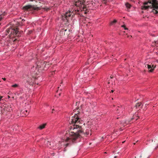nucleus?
I'll use <instances>...</instances> for the list:
<instances>
[{
    "instance_id": "nucleus-23",
    "label": "nucleus",
    "mask_w": 158,
    "mask_h": 158,
    "mask_svg": "<svg viewBox=\"0 0 158 158\" xmlns=\"http://www.w3.org/2000/svg\"><path fill=\"white\" fill-rule=\"evenodd\" d=\"M58 91H57V93H56V95H57V94H58ZM59 94V95H60V93H59V94Z\"/></svg>"
},
{
    "instance_id": "nucleus-34",
    "label": "nucleus",
    "mask_w": 158,
    "mask_h": 158,
    "mask_svg": "<svg viewBox=\"0 0 158 158\" xmlns=\"http://www.w3.org/2000/svg\"><path fill=\"white\" fill-rule=\"evenodd\" d=\"M149 156H148V157H147V158H149Z\"/></svg>"
},
{
    "instance_id": "nucleus-11",
    "label": "nucleus",
    "mask_w": 158,
    "mask_h": 158,
    "mask_svg": "<svg viewBox=\"0 0 158 158\" xmlns=\"http://www.w3.org/2000/svg\"><path fill=\"white\" fill-rule=\"evenodd\" d=\"M46 125V123L43 124H42L40 125L38 128L40 130H42L45 128Z\"/></svg>"
},
{
    "instance_id": "nucleus-12",
    "label": "nucleus",
    "mask_w": 158,
    "mask_h": 158,
    "mask_svg": "<svg viewBox=\"0 0 158 158\" xmlns=\"http://www.w3.org/2000/svg\"><path fill=\"white\" fill-rule=\"evenodd\" d=\"M125 6L128 9H129L131 6V5L128 3H125Z\"/></svg>"
},
{
    "instance_id": "nucleus-26",
    "label": "nucleus",
    "mask_w": 158,
    "mask_h": 158,
    "mask_svg": "<svg viewBox=\"0 0 158 158\" xmlns=\"http://www.w3.org/2000/svg\"><path fill=\"white\" fill-rule=\"evenodd\" d=\"M128 37H130V38H131V36H128Z\"/></svg>"
},
{
    "instance_id": "nucleus-16",
    "label": "nucleus",
    "mask_w": 158,
    "mask_h": 158,
    "mask_svg": "<svg viewBox=\"0 0 158 158\" xmlns=\"http://www.w3.org/2000/svg\"><path fill=\"white\" fill-rule=\"evenodd\" d=\"M121 27L124 28V30H128V29L126 27V26L124 25H122Z\"/></svg>"
},
{
    "instance_id": "nucleus-17",
    "label": "nucleus",
    "mask_w": 158,
    "mask_h": 158,
    "mask_svg": "<svg viewBox=\"0 0 158 158\" xmlns=\"http://www.w3.org/2000/svg\"><path fill=\"white\" fill-rule=\"evenodd\" d=\"M18 86V85L17 84H15L12 85V87H17Z\"/></svg>"
},
{
    "instance_id": "nucleus-18",
    "label": "nucleus",
    "mask_w": 158,
    "mask_h": 158,
    "mask_svg": "<svg viewBox=\"0 0 158 158\" xmlns=\"http://www.w3.org/2000/svg\"><path fill=\"white\" fill-rule=\"evenodd\" d=\"M134 117L133 118H132V119H135L136 120H137L138 119V118H139L138 117H136V118H135L136 117V115H134Z\"/></svg>"
},
{
    "instance_id": "nucleus-9",
    "label": "nucleus",
    "mask_w": 158,
    "mask_h": 158,
    "mask_svg": "<svg viewBox=\"0 0 158 158\" xmlns=\"http://www.w3.org/2000/svg\"><path fill=\"white\" fill-rule=\"evenodd\" d=\"M29 110H25L24 111H21V113L22 114V116H23V114H24L25 115H27L29 113Z\"/></svg>"
},
{
    "instance_id": "nucleus-25",
    "label": "nucleus",
    "mask_w": 158,
    "mask_h": 158,
    "mask_svg": "<svg viewBox=\"0 0 158 158\" xmlns=\"http://www.w3.org/2000/svg\"><path fill=\"white\" fill-rule=\"evenodd\" d=\"M8 98H10V97L9 96H8Z\"/></svg>"
},
{
    "instance_id": "nucleus-19",
    "label": "nucleus",
    "mask_w": 158,
    "mask_h": 158,
    "mask_svg": "<svg viewBox=\"0 0 158 158\" xmlns=\"http://www.w3.org/2000/svg\"><path fill=\"white\" fill-rule=\"evenodd\" d=\"M130 122L128 121H126V122H125V123H124L123 124V125H124V126L125 125H126L127 124H128Z\"/></svg>"
},
{
    "instance_id": "nucleus-27",
    "label": "nucleus",
    "mask_w": 158,
    "mask_h": 158,
    "mask_svg": "<svg viewBox=\"0 0 158 158\" xmlns=\"http://www.w3.org/2000/svg\"><path fill=\"white\" fill-rule=\"evenodd\" d=\"M111 91L112 93H113L114 92V91H113V90H111Z\"/></svg>"
},
{
    "instance_id": "nucleus-13",
    "label": "nucleus",
    "mask_w": 158,
    "mask_h": 158,
    "mask_svg": "<svg viewBox=\"0 0 158 158\" xmlns=\"http://www.w3.org/2000/svg\"><path fill=\"white\" fill-rule=\"evenodd\" d=\"M117 22L116 19H114L113 21H111L110 23V25H112L114 24Z\"/></svg>"
},
{
    "instance_id": "nucleus-6",
    "label": "nucleus",
    "mask_w": 158,
    "mask_h": 158,
    "mask_svg": "<svg viewBox=\"0 0 158 158\" xmlns=\"http://www.w3.org/2000/svg\"><path fill=\"white\" fill-rule=\"evenodd\" d=\"M24 8L25 10H39V8L36 7L34 6L28 5L24 7Z\"/></svg>"
},
{
    "instance_id": "nucleus-28",
    "label": "nucleus",
    "mask_w": 158,
    "mask_h": 158,
    "mask_svg": "<svg viewBox=\"0 0 158 158\" xmlns=\"http://www.w3.org/2000/svg\"><path fill=\"white\" fill-rule=\"evenodd\" d=\"M52 110V112L53 113V110H54V109H53Z\"/></svg>"
},
{
    "instance_id": "nucleus-7",
    "label": "nucleus",
    "mask_w": 158,
    "mask_h": 158,
    "mask_svg": "<svg viewBox=\"0 0 158 158\" xmlns=\"http://www.w3.org/2000/svg\"><path fill=\"white\" fill-rule=\"evenodd\" d=\"M92 122L91 121H88L86 123V125L88 126V128L89 129H86L85 130V134L86 135H89V131H90V129L91 128V127L92 126L91 124H92Z\"/></svg>"
},
{
    "instance_id": "nucleus-5",
    "label": "nucleus",
    "mask_w": 158,
    "mask_h": 158,
    "mask_svg": "<svg viewBox=\"0 0 158 158\" xmlns=\"http://www.w3.org/2000/svg\"><path fill=\"white\" fill-rule=\"evenodd\" d=\"M44 64H45L44 66H45V67H46V66H47V68H48L49 67L48 64H47V63L46 64H44L43 63L37 62L35 64V65L34 66L33 68L35 67V70H37V71H39V68H41V67L42 66V65Z\"/></svg>"
},
{
    "instance_id": "nucleus-32",
    "label": "nucleus",
    "mask_w": 158,
    "mask_h": 158,
    "mask_svg": "<svg viewBox=\"0 0 158 158\" xmlns=\"http://www.w3.org/2000/svg\"><path fill=\"white\" fill-rule=\"evenodd\" d=\"M102 139H103V138H104L103 137H102Z\"/></svg>"
},
{
    "instance_id": "nucleus-14",
    "label": "nucleus",
    "mask_w": 158,
    "mask_h": 158,
    "mask_svg": "<svg viewBox=\"0 0 158 158\" xmlns=\"http://www.w3.org/2000/svg\"><path fill=\"white\" fill-rule=\"evenodd\" d=\"M8 108H9V109H8V110H7L8 111H11L12 110V108L11 107V105H10V106H8Z\"/></svg>"
},
{
    "instance_id": "nucleus-15",
    "label": "nucleus",
    "mask_w": 158,
    "mask_h": 158,
    "mask_svg": "<svg viewBox=\"0 0 158 158\" xmlns=\"http://www.w3.org/2000/svg\"><path fill=\"white\" fill-rule=\"evenodd\" d=\"M122 108L120 107H118V108L117 109V110H118V111H119V112H118V113H120V112H122Z\"/></svg>"
},
{
    "instance_id": "nucleus-20",
    "label": "nucleus",
    "mask_w": 158,
    "mask_h": 158,
    "mask_svg": "<svg viewBox=\"0 0 158 158\" xmlns=\"http://www.w3.org/2000/svg\"><path fill=\"white\" fill-rule=\"evenodd\" d=\"M111 0H104V1H105V2H103L104 3H106V2H107L111 1Z\"/></svg>"
},
{
    "instance_id": "nucleus-21",
    "label": "nucleus",
    "mask_w": 158,
    "mask_h": 158,
    "mask_svg": "<svg viewBox=\"0 0 158 158\" xmlns=\"http://www.w3.org/2000/svg\"><path fill=\"white\" fill-rule=\"evenodd\" d=\"M3 96H0V101L2 100L3 99H2V98H3Z\"/></svg>"
},
{
    "instance_id": "nucleus-33",
    "label": "nucleus",
    "mask_w": 158,
    "mask_h": 158,
    "mask_svg": "<svg viewBox=\"0 0 158 158\" xmlns=\"http://www.w3.org/2000/svg\"><path fill=\"white\" fill-rule=\"evenodd\" d=\"M116 156H115L114 157V158H116Z\"/></svg>"
},
{
    "instance_id": "nucleus-10",
    "label": "nucleus",
    "mask_w": 158,
    "mask_h": 158,
    "mask_svg": "<svg viewBox=\"0 0 158 158\" xmlns=\"http://www.w3.org/2000/svg\"><path fill=\"white\" fill-rule=\"evenodd\" d=\"M143 106V105L142 104L141 102H140L137 103L136 105L135 106V107L136 108L139 109L140 108H141Z\"/></svg>"
},
{
    "instance_id": "nucleus-8",
    "label": "nucleus",
    "mask_w": 158,
    "mask_h": 158,
    "mask_svg": "<svg viewBox=\"0 0 158 158\" xmlns=\"http://www.w3.org/2000/svg\"><path fill=\"white\" fill-rule=\"evenodd\" d=\"M147 66L149 69V71L150 72H152L153 71L154 68L155 67L153 65H151L149 64H147Z\"/></svg>"
},
{
    "instance_id": "nucleus-31",
    "label": "nucleus",
    "mask_w": 158,
    "mask_h": 158,
    "mask_svg": "<svg viewBox=\"0 0 158 158\" xmlns=\"http://www.w3.org/2000/svg\"><path fill=\"white\" fill-rule=\"evenodd\" d=\"M141 156H140V158H141Z\"/></svg>"
},
{
    "instance_id": "nucleus-30",
    "label": "nucleus",
    "mask_w": 158,
    "mask_h": 158,
    "mask_svg": "<svg viewBox=\"0 0 158 158\" xmlns=\"http://www.w3.org/2000/svg\"><path fill=\"white\" fill-rule=\"evenodd\" d=\"M30 1H33V0H30Z\"/></svg>"
},
{
    "instance_id": "nucleus-3",
    "label": "nucleus",
    "mask_w": 158,
    "mask_h": 158,
    "mask_svg": "<svg viewBox=\"0 0 158 158\" xmlns=\"http://www.w3.org/2000/svg\"><path fill=\"white\" fill-rule=\"evenodd\" d=\"M144 6L146 9H152V12L154 14L158 13V3L156 0H151L146 4Z\"/></svg>"
},
{
    "instance_id": "nucleus-1",
    "label": "nucleus",
    "mask_w": 158,
    "mask_h": 158,
    "mask_svg": "<svg viewBox=\"0 0 158 158\" xmlns=\"http://www.w3.org/2000/svg\"><path fill=\"white\" fill-rule=\"evenodd\" d=\"M74 117H72L71 119L70 124H73V126H71L70 130L67 131L64 136L59 141H53L51 142L47 141V146L50 148L55 146L54 148H57L60 150L61 148H65L68 145L75 140L78 139L81 136L80 134L82 133L81 129V126L79 124H80V119L76 114H75Z\"/></svg>"
},
{
    "instance_id": "nucleus-2",
    "label": "nucleus",
    "mask_w": 158,
    "mask_h": 158,
    "mask_svg": "<svg viewBox=\"0 0 158 158\" xmlns=\"http://www.w3.org/2000/svg\"><path fill=\"white\" fill-rule=\"evenodd\" d=\"M92 1H88V0H77L75 1L73 6V8L70 11L69 10L67 12L65 13L64 15H62V20L66 23L68 22V18L72 15L73 11H75L76 13L80 11L84 12L85 14L87 13V7H90L93 4L92 2ZM67 24L66 23H65Z\"/></svg>"
},
{
    "instance_id": "nucleus-24",
    "label": "nucleus",
    "mask_w": 158,
    "mask_h": 158,
    "mask_svg": "<svg viewBox=\"0 0 158 158\" xmlns=\"http://www.w3.org/2000/svg\"><path fill=\"white\" fill-rule=\"evenodd\" d=\"M3 80H4V81L6 80V78H3Z\"/></svg>"
},
{
    "instance_id": "nucleus-22",
    "label": "nucleus",
    "mask_w": 158,
    "mask_h": 158,
    "mask_svg": "<svg viewBox=\"0 0 158 158\" xmlns=\"http://www.w3.org/2000/svg\"><path fill=\"white\" fill-rule=\"evenodd\" d=\"M158 148V144H157V146L155 147H154V150H156L157 149V148Z\"/></svg>"
},
{
    "instance_id": "nucleus-29",
    "label": "nucleus",
    "mask_w": 158,
    "mask_h": 158,
    "mask_svg": "<svg viewBox=\"0 0 158 158\" xmlns=\"http://www.w3.org/2000/svg\"><path fill=\"white\" fill-rule=\"evenodd\" d=\"M125 142V141H123V143H124V142Z\"/></svg>"
},
{
    "instance_id": "nucleus-4",
    "label": "nucleus",
    "mask_w": 158,
    "mask_h": 158,
    "mask_svg": "<svg viewBox=\"0 0 158 158\" xmlns=\"http://www.w3.org/2000/svg\"><path fill=\"white\" fill-rule=\"evenodd\" d=\"M6 31L7 33H8L10 32V35H13L14 36H20V33L19 32L17 28H8L6 30Z\"/></svg>"
}]
</instances>
